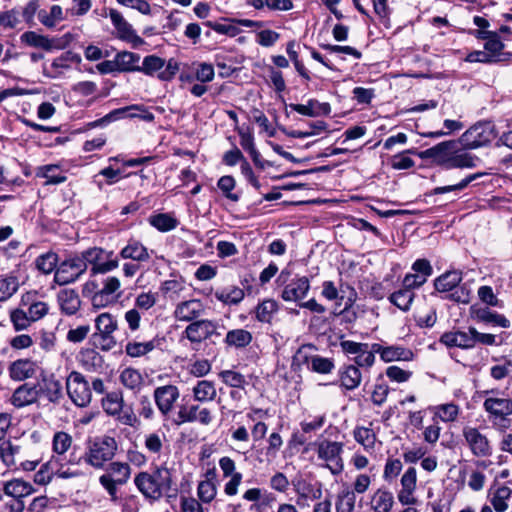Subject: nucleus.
Here are the masks:
<instances>
[{"mask_svg": "<svg viewBox=\"0 0 512 512\" xmlns=\"http://www.w3.org/2000/svg\"><path fill=\"white\" fill-rule=\"evenodd\" d=\"M119 381L125 388L134 393H138L144 385L142 374L137 369L131 367H127L121 371Z\"/></svg>", "mask_w": 512, "mask_h": 512, "instance_id": "nucleus-30", "label": "nucleus"}, {"mask_svg": "<svg viewBox=\"0 0 512 512\" xmlns=\"http://www.w3.org/2000/svg\"><path fill=\"white\" fill-rule=\"evenodd\" d=\"M361 372L357 366L349 365L340 374L341 385L347 390H354L361 383Z\"/></svg>", "mask_w": 512, "mask_h": 512, "instance_id": "nucleus-39", "label": "nucleus"}, {"mask_svg": "<svg viewBox=\"0 0 512 512\" xmlns=\"http://www.w3.org/2000/svg\"><path fill=\"white\" fill-rule=\"evenodd\" d=\"M462 436L471 453L476 457H487L492 453L490 441L479 428L473 426H464Z\"/></svg>", "mask_w": 512, "mask_h": 512, "instance_id": "nucleus-11", "label": "nucleus"}, {"mask_svg": "<svg viewBox=\"0 0 512 512\" xmlns=\"http://www.w3.org/2000/svg\"><path fill=\"white\" fill-rule=\"evenodd\" d=\"M140 492L151 500H158L162 496L176 494L177 488L172 479V472L165 466H160L152 472H141L134 479Z\"/></svg>", "mask_w": 512, "mask_h": 512, "instance_id": "nucleus-1", "label": "nucleus"}, {"mask_svg": "<svg viewBox=\"0 0 512 512\" xmlns=\"http://www.w3.org/2000/svg\"><path fill=\"white\" fill-rule=\"evenodd\" d=\"M356 502L354 492L350 490H343L337 496L336 512H353Z\"/></svg>", "mask_w": 512, "mask_h": 512, "instance_id": "nucleus-54", "label": "nucleus"}, {"mask_svg": "<svg viewBox=\"0 0 512 512\" xmlns=\"http://www.w3.org/2000/svg\"><path fill=\"white\" fill-rule=\"evenodd\" d=\"M512 489L502 485L490 494V504L496 512H505L509 508Z\"/></svg>", "mask_w": 512, "mask_h": 512, "instance_id": "nucleus-31", "label": "nucleus"}, {"mask_svg": "<svg viewBox=\"0 0 512 512\" xmlns=\"http://www.w3.org/2000/svg\"><path fill=\"white\" fill-rule=\"evenodd\" d=\"M160 290L170 299H175L185 290V281L181 278L166 280L161 284Z\"/></svg>", "mask_w": 512, "mask_h": 512, "instance_id": "nucleus-55", "label": "nucleus"}, {"mask_svg": "<svg viewBox=\"0 0 512 512\" xmlns=\"http://www.w3.org/2000/svg\"><path fill=\"white\" fill-rule=\"evenodd\" d=\"M478 158L467 152H459L457 147L452 153L450 168H474Z\"/></svg>", "mask_w": 512, "mask_h": 512, "instance_id": "nucleus-48", "label": "nucleus"}, {"mask_svg": "<svg viewBox=\"0 0 512 512\" xmlns=\"http://www.w3.org/2000/svg\"><path fill=\"white\" fill-rule=\"evenodd\" d=\"M292 110L301 115L314 117L320 112L328 113L330 110L329 104L319 103L317 100L310 99L306 105L303 104H290Z\"/></svg>", "mask_w": 512, "mask_h": 512, "instance_id": "nucleus-36", "label": "nucleus"}, {"mask_svg": "<svg viewBox=\"0 0 512 512\" xmlns=\"http://www.w3.org/2000/svg\"><path fill=\"white\" fill-rule=\"evenodd\" d=\"M373 351L378 353L384 362L393 361H411L414 357L410 349L402 346H387L375 343L372 345Z\"/></svg>", "mask_w": 512, "mask_h": 512, "instance_id": "nucleus-22", "label": "nucleus"}, {"mask_svg": "<svg viewBox=\"0 0 512 512\" xmlns=\"http://www.w3.org/2000/svg\"><path fill=\"white\" fill-rule=\"evenodd\" d=\"M80 61L81 58L78 54L67 51L55 58L50 67L44 65L43 73L49 78L57 79L64 74L65 70H69L71 68V63H79Z\"/></svg>", "mask_w": 512, "mask_h": 512, "instance_id": "nucleus-19", "label": "nucleus"}, {"mask_svg": "<svg viewBox=\"0 0 512 512\" xmlns=\"http://www.w3.org/2000/svg\"><path fill=\"white\" fill-rule=\"evenodd\" d=\"M472 315L478 322L502 328H508L510 326V321L504 315L491 311L489 308L472 307Z\"/></svg>", "mask_w": 512, "mask_h": 512, "instance_id": "nucleus-26", "label": "nucleus"}, {"mask_svg": "<svg viewBox=\"0 0 512 512\" xmlns=\"http://www.w3.org/2000/svg\"><path fill=\"white\" fill-rule=\"evenodd\" d=\"M38 18L44 26L54 27L57 22L63 20L62 8L59 5H53L49 13L45 10H40Z\"/></svg>", "mask_w": 512, "mask_h": 512, "instance_id": "nucleus-51", "label": "nucleus"}, {"mask_svg": "<svg viewBox=\"0 0 512 512\" xmlns=\"http://www.w3.org/2000/svg\"><path fill=\"white\" fill-rule=\"evenodd\" d=\"M39 395L38 385L25 383L14 391L11 403L17 408H22L36 402Z\"/></svg>", "mask_w": 512, "mask_h": 512, "instance_id": "nucleus-23", "label": "nucleus"}, {"mask_svg": "<svg viewBox=\"0 0 512 512\" xmlns=\"http://www.w3.org/2000/svg\"><path fill=\"white\" fill-rule=\"evenodd\" d=\"M215 296L225 304L235 305L243 300L244 291L239 287L231 286L216 292Z\"/></svg>", "mask_w": 512, "mask_h": 512, "instance_id": "nucleus-47", "label": "nucleus"}, {"mask_svg": "<svg viewBox=\"0 0 512 512\" xmlns=\"http://www.w3.org/2000/svg\"><path fill=\"white\" fill-rule=\"evenodd\" d=\"M151 226L159 230L160 232H168L175 229L179 221L170 214L159 213L152 215L148 219Z\"/></svg>", "mask_w": 512, "mask_h": 512, "instance_id": "nucleus-37", "label": "nucleus"}, {"mask_svg": "<svg viewBox=\"0 0 512 512\" xmlns=\"http://www.w3.org/2000/svg\"><path fill=\"white\" fill-rule=\"evenodd\" d=\"M394 505V494L384 486L371 494L369 506L372 512H391Z\"/></svg>", "mask_w": 512, "mask_h": 512, "instance_id": "nucleus-21", "label": "nucleus"}, {"mask_svg": "<svg viewBox=\"0 0 512 512\" xmlns=\"http://www.w3.org/2000/svg\"><path fill=\"white\" fill-rule=\"evenodd\" d=\"M483 175H485V173H482V172H477V173H474V174H470L467 177H465L464 179H462L457 184L448 185V186H442V187H436L433 190V193L435 195H438V194H444V193H448V192H452V191H461V190L465 189L471 182H473L474 180L482 177Z\"/></svg>", "mask_w": 512, "mask_h": 512, "instance_id": "nucleus-56", "label": "nucleus"}, {"mask_svg": "<svg viewBox=\"0 0 512 512\" xmlns=\"http://www.w3.org/2000/svg\"><path fill=\"white\" fill-rule=\"evenodd\" d=\"M460 408L454 403L441 404L436 407V416L443 422H454L457 420Z\"/></svg>", "mask_w": 512, "mask_h": 512, "instance_id": "nucleus-58", "label": "nucleus"}, {"mask_svg": "<svg viewBox=\"0 0 512 512\" xmlns=\"http://www.w3.org/2000/svg\"><path fill=\"white\" fill-rule=\"evenodd\" d=\"M93 345L102 351H109L116 346V339L113 334L93 333Z\"/></svg>", "mask_w": 512, "mask_h": 512, "instance_id": "nucleus-62", "label": "nucleus"}, {"mask_svg": "<svg viewBox=\"0 0 512 512\" xmlns=\"http://www.w3.org/2000/svg\"><path fill=\"white\" fill-rule=\"evenodd\" d=\"M118 449V444L114 437L102 435L90 439L87 442L84 461L90 466L101 469L104 465L113 459Z\"/></svg>", "mask_w": 512, "mask_h": 512, "instance_id": "nucleus-3", "label": "nucleus"}, {"mask_svg": "<svg viewBox=\"0 0 512 512\" xmlns=\"http://www.w3.org/2000/svg\"><path fill=\"white\" fill-rule=\"evenodd\" d=\"M208 475H211L212 478L200 481L197 487V495L203 503H210L217 494V485L213 481L214 471H210Z\"/></svg>", "mask_w": 512, "mask_h": 512, "instance_id": "nucleus-38", "label": "nucleus"}, {"mask_svg": "<svg viewBox=\"0 0 512 512\" xmlns=\"http://www.w3.org/2000/svg\"><path fill=\"white\" fill-rule=\"evenodd\" d=\"M153 397L160 413L167 416L173 411L174 404L180 397V391L175 385H163L154 390Z\"/></svg>", "mask_w": 512, "mask_h": 512, "instance_id": "nucleus-15", "label": "nucleus"}, {"mask_svg": "<svg viewBox=\"0 0 512 512\" xmlns=\"http://www.w3.org/2000/svg\"><path fill=\"white\" fill-rule=\"evenodd\" d=\"M35 373V364L29 359H20L10 366V376L14 380L22 381L30 378Z\"/></svg>", "mask_w": 512, "mask_h": 512, "instance_id": "nucleus-34", "label": "nucleus"}, {"mask_svg": "<svg viewBox=\"0 0 512 512\" xmlns=\"http://www.w3.org/2000/svg\"><path fill=\"white\" fill-rule=\"evenodd\" d=\"M126 113L128 117H138L144 121L152 122L154 120V115L150 111H148L143 105H131L124 108L115 109L110 112L106 117L107 118H119L123 117Z\"/></svg>", "mask_w": 512, "mask_h": 512, "instance_id": "nucleus-28", "label": "nucleus"}, {"mask_svg": "<svg viewBox=\"0 0 512 512\" xmlns=\"http://www.w3.org/2000/svg\"><path fill=\"white\" fill-rule=\"evenodd\" d=\"M131 470L127 463L112 462L108 465L106 473L99 477L100 484L111 496L112 501L117 500V486L127 483Z\"/></svg>", "mask_w": 512, "mask_h": 512, "instance_id": "nucleus-7", "label": "nucleus"}, {"mask_svg": "<svg viewBox=\"0 0 512 512\" xmlns=\"http://www.w3.org/2000/svg\"><path fill=\"white\" fill-rule=\"evenodd\" d=\"M252 341V334L245 329H234L228 331L225 342L228 346L243 348Z\"/></svg>", "mask_w": 512, "mask_h": 512, "instance_id": "nucleus-41", "label": "nucleus"}, {"mask_svg": "<svg viewBox=\"0 0 512 512\" xmlns=\"http://www.w3.org/2000/svg\"><path fill=\"white\" fill-rule=\"evenodd\" d=\"M164 66V59L155 55H149L143 59L140 71L144 72L147 75H152L154 72L160 71Z\"/></svg>", "mask_w": 512, "mask_h": 512, "instance_id": "nucleus-61", "label": "nucleus"}, {"mask_svg": "<svg viewBox=\"0 0 512 512\" xmlns=\"http://www.w3.org/2000/svg\"><path fill=\"white\" fill-rule=\"evenodd\" d=\"M488 396L483 402V408L494 427L507 429L508 416L512 415V398L493 396L494 390L484 392Z\"/></svg>", "mask_w": 512, "mask_h": 512, "instance_id": "nucleus-4", "label": "nucleus"}, {"mask_svg": "<svg viewBox=\"0 0 512 512\" xmlns=\"http://www.w3.org/2000/svg\"><path fill=\"white\" fill-rule=\"evenodd\" d=\"M440 343L448 348L458 347L461 349L473 348V337L470 328L467 332L464 331H448L441 335Z\"/></svg>", "mask_w": 512, "mask_h": 512, "instance_id": "nucleus-24", "label": "nucleus"}, {"mask_svg": "<svg viewBox=\"0 0 512 512\" xmlns=\"http://www.w3.org/2000/svg\"><path fill=\"white\" fill-rule=\"evenodd\" d=\"M158 345V341L156 339L147 341V342H128L125 346V352L128 356L136 358L144 356L151 351H153Z\"/></svg>", "mask_w": 512, "mask_h": 512, "instance_id": "nucleus-40", "label": "nucleus"}, {"mask_svg": "<svg viewBox=\"0 0 512 512\" xmlns=\"http://www.w3.org/2000/svg\"><path fill=\"white\" fill-rule=\"evenodd\" d=\"M102 407L104 411L112 416L118 415L123 407V397L119 392L108 393L102 399Z\"/></svg>", "mask_w": 512, "mask_h": 512, "instance_id": "nucleus-45", "label": "nucleus"}, {"mask_svg": "<svg viewBox=\"0 0 512 512\" xmlns=\"http://www.w3.org/2000/svg\"><path fill=\"white\" fill-rule=\"evenodd\" d=\"M58 256L54 252H47L38 256L35 260L36 268L43 274H50L57 269Z\"/></svg>", "mask_w": 512, "mask_h": 512, "instance_id": "nucleus-46", "label": "nucleus"}, {"mask_svg": "<svg viewBox=\"0 0 512 512\" xmlns=\"http://www.w3.org/2000/svg\"><path fill=\"white\" fill-rule=\"evenodd\" d=\"M56 298L61 313L66 316L75 315L81 308L82 301L76 289H60Z\"/></svg>", "mask_w": 512, "mask_h": 512, "instance_id": "nucleus-18", "label": "nucleus"}, {"mask_svg": "<svg viewBox=\"0 0 512 512\" xmlns=\"http://www.w3.org/2000/svg\"><path fill=\"white\" fill-rule=\"evenodd\" d=\"M86 272V266L79 255L61 262L54 275V281L59 285H67L77 281Z\"/></svg>", "mask_w": 512, "mask_h": 512, "instance_id": "nucleus-10", "label": "nucleus"}, {"mask_svg": "<svg viewBox=\"0 0 512 512\" xmlns=\"http://www.w3.org/2000/svg\"><path fill=\"white\" fill-rule=\"evenodd\" d=\"M95 333L114 334L118 328V322L110 313L104 312L95 319Z\"/></svg>", "mask_w": 512, "mask_h": 512, "instance_id": "nucleus-42", "label": "nucleus"}, {"mask_svg": "<svg viewBox=\"0 0 512 512\" xmlns=\"http://www.w3.org/2000/svg\"><path fill=\"white\" fill-rule=\"evenodd\" d=\"M120 288L121 282L117 277H106L102 282V288L91 296L92 306L99 309L116 302L121 295L118 293Z\"/></svg>", "mask_w": 512, "mask_h": 512, "instance_id": "nucleus-12", "label": "nucleus"}, {"mask_svg": "<svg viewBox=\"0 0 512 512\" xmlns=\"http://www.w3.org/2000/svg\"><path fill=\"white\" fill-rule=\"evenodd\" d=\"M192 394L194 400L201 403H207L215 400L217 390L212 381L200 380L192 388Z\"/></svg>", "mask_w": 512, "mask_h": 512, "instance_id": "nucleus-29", "label": "nucleus"}, {"mask_svg": "<svg viewBox=\"0 0 512 512\" xmlns=\"http://www.w3.org/2000/svg\"><path fill=\"white\" fill-rule=\"evenodd\" d=\"M123 259H131L137 262H145L149 260L150 255L148 249L138 240L131 239L120 251Z\"/></svg>", "mask_w": 512, "mask_h": 512, "instance_id": "nucleus-27", "label": "nucleus"}, {"mask_svg": "<svg viewBox=\"0 0 512 512\" xmlns=\"http://www.w3.org/2000/svg\"><path fill=\"white\" fill-rule=\"evenodd\" d=\"M21 41L29 46L41 48L46 51L62 49L63 45L58 40L50 39L47 36L37 34L34 31H27L21 35Z\"/></svg>", "mask_w": 512, "mask_h": 512, "instance_id": "nucleus-25", "label": "nucleus"}, {"mask_svg": "<svg viewBox=\"0 0 512 512\" xmlns=\"http://www.w3.org/2000/svg\"><path fill=\"white\" fill-rule=\"evenodd\" d=\"M18 289L17 279L13 276L0 280V302L10 298Z\"/></svg>", "mask_w": 512, "mask_h": 512, "instance_id": "nucleus-63", "label": "nucleus"}, {"mask_svg": "<svg viewBox=\"0 0 512 512\" xmlns=\"http://www.w3.org/2000/svg\"><path fill=\"white\" fill-rule=\"evenodd\" d=\"M401 489L397 493L398 501L404 506H411L417 503L414 495L417 489V470L409 467L405 470L400 479Z\"/></svg>", "mask_w": 512, "mask_h": 512, "instance_id": "nucleus-16", "label": "nucleus"}, {"mask_svg": "<svg viewBox=\"0 0 512 512\" xmlns=\"http://www.w3.org/2000/svg\"><path fill=\"white\" fill-rule=\"evenodd\" d=\"M218 376L224 384L232 388L243 389L247 384L245 376L234 370H222Z\"/></svg>", "mask_w": 512, "mask_h": 512, "instance_id": "nucleus-49", "label": "nucleus"}, {"mask_svg": "<svg viewBox=\"0 0 512 512\" xmlns=\"http://www.w3.org/2000/svg\"><path fill=\"white\" fill-rule=\"evenodd\" d=\"M157 300L158 295L156 292H141L135 297L134 308L141 312L148 311L156 305Z\"/></svg>", "mask_w": 512, "mask_h": 512, "instance_id": "nucleus-52", "label": "nucleus"}, {"mask_svg": "<svg viewBox=\"0 0 512 512\" xmlns=\"http://www.w3.org/2000/svg\"><path fill=\"white\" fill-rule=\"evenodd\" d=\"M38 389L52 403H58L63 396L62 385L56 379L45 380L43 387H38Z\"/></svg>", "mask_w": 512, "mask_h": 512, "instance_id": "nucleus-44", "label": "nucleus"}, {"mask_svg": "<svg viewBox=\"0 0 512 512\" xmlns=\"http://www.w3.org/2000/svg\"><path fill=\"white\" fill-rule=\"evenodd\" d=\"M309 290L310 281L308 277H296L284 286L281 298L286 302L299 303L307 296Z\"/></svg>", "mask_w": 512, "mask_h": 512, "instance_id": "nucleus-17", "label": "nucleus"}, {"mask_svg": "<svg viewBox=\"0 0 512 512\" xmlns=\"http://www.w3.org/2000/svg\"><path fill=\"white\" fill-rule=\"evenodd\" d=\"M4 492L6 495L13 498L22 499L32 494L34 489L31 483L20 479H14L5 484Z\"/></svg>", "mask_w": 512, "mask_h": 512, "instance_id": "nucleus-35", "label": "nucleus"}, {"mask_svg": "<svg viewBox=\"0 0 512 512\" xmlns=\"http://www.w3.org/2000/svg\"><path fill=\"white\" fill-rule=\"evenodd\" d=\"M165 441V433L157 431L145 435L144 446L150 453L160 454Z\"/></svg>", "mask_w": 512, "mask_h": 512, "instance_id": "nucleus-50", "label": "nucleus"}, {"mask_svg": "<svg viewBox=\"0 0 512 512\" xmlns=\"http://www.w3.org/2000/svg\"><path fill=\"white\" fill-rule=\"evenodd\" d=\"M494 138V125L490 122H478L461 135L458 143L465 149H476L487 145Z\"/></svg>", "mask_w": 512, "mask_h": 512, "instance_id": "nucleus-8", "label": "nucleus"}, {"mask_svg": "<svg viewBox=\"0 0 512 512\" xmlns=\"http://www.w3.org/2000/svg\"><path fill=\"white\" fill-rule=\"evenodd\" d=\"M72 437L63 431L56 432L53 436V456L48 461V466L56 472L59 478L67 479L78 476V470L71 468L77 464L73 454L68 457L66 453L71 448Z\"/></svg>", "mask_w": 512, "mask_h": 512, "instance_id": "nucleus-2", "label": "nucleus"}, {"mask_svg": "<svg viewBox=\"0 0 512 512\" xmlns=\"http://www.w3.org/2000/svg\"><path fill=\"white\" fill-rule=\"evenodd\" d=\"M462 281V274L458 271H450L446 272L443 275L439 276L435 282L434 286L438 292L446 293L451 292L455 289L458 284Z\"/></svg>", "mask_w": 512, "mask_h": 512, "instance_id": "nucleus-32", "label": "nucleus"}, {"mask_svg": "<svg viewBox=\"0 0 512 512\" xmlns=\"http://www.w3.org/2000/svg\"><path fill=\"white\" fill-rule=\"evenodd\" d=\"M278 310V304L275 300L267 299L260 303L256 308V318L261 322H270L273 314Z\"/></svg>", "mask_w": 512, "mask_h": 512, "instance_id": "nucleus-57", "label": "nucleus"}, {"mask_svg": "<svg viewBox=\"0 0 512 512\" xmlns=\"http://www.w3.org/2000/svg\"><path fill=\"white\" fill-rule=\"evenodd\" d=\"M67 393L72 402L79 407H86L92 398L91 390L84 376L76 371L70 373L66 381Z\"/></svg>", "mask_w": 512, "mask_h": 512, "instance_id": "nucleus-9", "label": "nucleus"}, {"mask_svg": "<svg viewBox=\"0 0 512 512\" xmlns=\"http://www.w3.org/2000/svg\"><path fill=\"white\" fill-rule=\"evenodd\" d=\"M10 318L16 331L26 330L33 323L28 312L19 308L11 311Z\"/></svg>", "mask_w": 512, "mask_h": 512, "instance_id": "nucleus-60", "label": "nucleus"}, {"mask_svg": "<svg viewBox=\"0 0 512 512\" xmlns=\"http://www.w3.org/2000/svg\"><path fill=\"white\" fill-rule=\"evenodd\" d=\"M314 447L320 460L326 462L325 467L330 470L333 475L342 473L344 469V461L342 458L343 443L323 439L309 444Z\"/></svg>", "mask_w": 512, "mask_h": 512, "instance_id": "nucleus-5", "label": "nucleus"}, {"mask_svg": "<svg viewBox=\"0 0 512 512\" xmlns=\"http://www.w3.org/2000/svg\"><path fill=\"white\" fill-rule=\"evenodd\" d=\"M113 251H106L100 247H92L82 251L79 256L86 268L91 265V274H104L119 266L117 259H111Z\"/></svg>", "mask_w": 512, "mask_h": 512, "instance_id": "nucleus-6", "label": "nucleus"}, {"mask_svg": "<svg viewBox=\"0 0 512 512\" xmlns=\"http://www.w3.org/2000/svg\"><path fill=\"white\" fill-rule=\"evenodd\" d=\"M355 440L364 446L366 450L373 449L375 446L376 435L375 433L366 427H357L354 430Z\"/></svg>", "mask_w": 512, "mask_h": 512, "instance_id": "nucleus-59", "label": "nucleus"}, {"mask_svg": "<svg viewBox=\"0 0 512 512\" xmlns=\"http://www.w3.org/2000/svg\"><path fill=\"white\" fill-rule=\"evenodd\" d=\"M109 17L113 25L121 34L122 38L128 39L133 34V29L131 25L124 19L120 12H118L115 9H110Z\"/></svg>", "mask_w": 512, "mask_h": 512, "instance_id": "nucleus-53", "label": "nucleus"}, {"mask_svg": "<svg viewBox=\"0 0 512 512\" xmlns=\"http://www.w3.org/2000/svg\"><path fill=\"white\" fill-rule=\"evenodd\" d=\"M403 464L399 459H388L384 466L383 479L387 482H391L398 477Z\"/></svg>", "mask_w": 512, "mask_h": 512, "instance_id": "nucleus-64", "label": "nucleus"}, {"mask_svg": "<svg viewBox=\"0 0 512 512\" xmlns=\"http://www.w3.org/2000/svg\"><path fill=\"white\" fill-rule=\"evenodd\" d=\"M205 309L200 300L191 299L177 304L174 310V317L180 322H190L198 320Z\"/></svg>", "mask_w": 512, "mask_h": 512, "instance_id": "nucleus-20", "label": "nucleus"}, {"mask_svg": "<svg viewBox=\"0 0 512 512\" xmlns=\"http://www.w3.org/2000/svg\"><path fill=\"white\" fill-rule=\"evenodd\" d=\"M115 59L119 72L140 71L139 54L129 51H122L115 55Z\"/></svg>", "mask_w": 512, "mask_h": 512, "instance_id": "nucleus-33", "label": "nucleus"}, {"mask_svg": "<svg viewBox=\"0 0 512 512\" xmlns=\"http://www.w3.org/2000/svg\"><path fill=\"white\" fill-rule=\"evenodd\" d=\"M414 292L410 289H400L392 293L389 300L402 311H408L414 299Z\"/></svg>", "mask_w": 512, "mask_h": 512, "instance_id": "nucleus-43", "label": "nucleus"}, {"mask_svg": "<svg viewBox=\"0 0 512 512\" xmlns=\"http://www.w3.org/2000/svg\"><path fill=\"white\" fill-rule=\"evenodd\" d=\"M458 144V141L455 140L444 141L429 149L420 151L418 156L421 159H432L436 164L449 169L452 153L455 152Z\"/></svg>", "mask_w": 512, "mask_h": 512, "instance_id": "nucleus-14", "label": "nucleus"}, {"mask_svg": "<svg viewBox=\"0 0 512 512\" xmlns=\"http://www.w3.org/2000/svg\"><path fill=\"white\" fill-rule=\"evenodd\" d=\"M218 328L219 325L215 321L208 319L196 320L185 328L184 335L191 343L200 344L213 336H220Z\"/></svg>", "mask_w": 512, "mask_h": 512, "instance_id": "nucleus-13", "label": "nucleus"}]
</instances>
